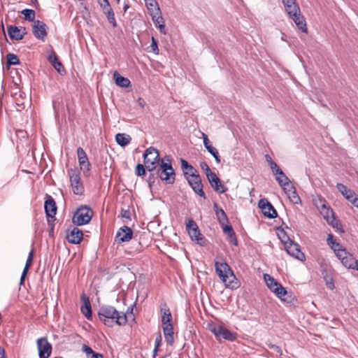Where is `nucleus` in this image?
<instances>
[{
	"label": "nucleus",
	"instance_id": "f257e3e1",
	"mask_svg": "<svg viewBox=\"0 0 358 358\" xmlns=\"http://www.w3.org/2000/svg\"><path fill=\"white\" fill-rule=\"evenodd\" d=\"M117 311L113 306L103 305L100 307L98 315L101 322L108 327H113L114 324L119 326L125 325L127 322V314Z\"/></svg>",
	"mask_w": 358,
	"mask_h": 358
},
{
	"label": "nucleus",
	"instance_id": "f03ea898",
	"mask_svg": "<svg viewBox=\"0 0 358 358\" xmlns=\"http://www.w3.org/2000/svg\"><path fill=\"white\" fill-rule=\"evenodd\" d=\"M166 162L162 159L159 167L157 169V176L166 184L171 185L175 182V171L171 165V161L169 158L166 159Z\"/></svg>",
	"mask_w": 358,
	"mask_h": 358
},
{
	"label": "nucleus",
	"instance_id": "7ed1b4c3",
	"mask_svg": "<svg viewBox=\"0 0 358 358\" xmlns=\"http://www.w3.org/2000/svg\"><path fill=\"white\" fill-rule=\"evenodd\" d=\"M215 271L222 281L227 287L231 286V283L236 279L231 268L226 262H216L215 264Z\"/></svg>",
	"mask_w": 358,
	"mask_h": 358
},
{
	"label": "nucleus",
	"instance_id": "20e7f679",
	"mask_svg": "<svg viewBox=\"0 0 358 358\" xmlns=\"http://www.w3.org/2000/svg\"><path fill=\"white\" fill-rule=\"evenodd\" d=\"M159 161V154L156 148L150 147L145 150L143 155V162L147 171L152 172L156 170Z\"/></svg>",
	"mask_w": 358,
	"mask_h": 358
},
{
	"label": "nucleus",
	"instance_id": "39448f33",
	"mask_svg": "<svg viewBox=\"0 0 358 358\" xmlns=\"http://www.w3.org/2000/svg\"><path fill=\"white\" fill-rule=\"evenodd\" d=\"M209 330L215 335L219 342H221L222 338L229 341H234L238 337L236 332L231 331L222 325H210Z\"/></svg>",
	"mask_w": 358,
	"mask_h": 358
},
{
	"label": "nucleus",
	"instance_id": "423d86ee",
	"mask_svg": "<svg viewBox=\"0 0 358 358\" xmlns=\"http://www.w3.org/2000/svg\"><path fill=\"white\" fill-rule=\"evenodd\" d=\"M92 215L93 211L90 207L80 206L74 213L72 220L77 225H83L90 222Z\"/></svg>",
	"mask_w": 358,
	"mask_h": 358
},
{
	"label": "nucleus",
	"instance_id": "0eeeda50",
	"mask_svg": "<svg viewBox=\"0 0 358 358\" xmlns=\"http://www.w3.org/2000/svg\"><path fill=\"white\" fill-rule=\"evenodd\" d=\"M69 174L73 193L76 195H82L84 192V187L79 173L76 170L70 169Z\"/></svg>",
	"mask_w": 358,
	"mask_h": 358
},
{
	"label": "nucleus",
	"instance_id": "6e6552de",
	"mask_svg": "<svg viewBox=\"0 0 358 358\" xmlns=\"http://www.w3.org/2000/svg\"><path fill=\"white\" fill-rule=\"evenodd\" d=\"M313 204L323 216L324 219H328L329 215H333V210L327 205V201L321 196H317L313 199Z\"/></svg>",
	"mask_w": 358,
	"mask_h": 358
},
{
	"label": "nucleus",
	"instance_id": "1a4fd4ad",
	"mask_svg": "<svg viewBox=\"0 0 358 358\" xmlns=\"http://www.w3.org/2000/svg\"><path fill=\"white\" fill-rule=\"evenodd\" d=\"M341 262L342 264L348 268L358 271V259H355L352 255L345 251H341L338 252L337 257Z\"/></svg>",
	"mask_w": 358,
	"mask_h": 358
},
{
	"label": "nucleus",
	"instance_id": "9d476101",
	"mask_svg": "<svg viewBox=\"0 0 358 358\" xmlns=\"http://www.w3.org/2000/svg\"><path fill=\"white\" fill-rule=\"evenodd\" d=\"M36 343L39 358H49L52 353V347L47 338H40L37 339Z\"/></svg>",
	"mask_w": 358,
	"mask_h": 358
},
{
	"label": "nucleus",
	"instance_id": "9b49d317",
	"mask_svg": "<svg viewBox=\"0 0 358 358\" xmlns=\"http://www.w3.org/2000/svg\"><path fill=\"white\" fill-rule=\"evenodd\" d=\"M258 206L266 217L275 218L278 216L277 211L266 199H261L259 201Z\"/></svg>",
	"mask_w": 358,
	"mask_h": 358
},
{
	"label": "nucleus",
	"instance_id": "f8f14e48",
	"mask_svg": "<svg viewBox=\"0 0 358 358\" xmlns=\"http://www.w3.org/2000/svg\"><path fill=\"white\" fill-rule=\"evenodd\" d=\"M187 180L196 194H198L199 196L203 199L206 198L205 192H203V189L201 179L199 174L187 179Z\"/></svg>",
	"mask_w": 358,
	"mask_h": 358
},
{
	"label": "nucleus",
	"instance_id": "ddd939ff",
	"mask_svg": "<svg viewBox=\"0 0 358 358\" xmlns=\"http://www.w3.org/2000/svg\"><path fill=\"white\" fill-rule=\"evenodd\" d=\"M285 250L289 255L301 261L305 259V255L301 251L300 247L297 243H294L292 241H289L288 243H285Z\"/></svg>",
	"mask_w": 358,
	"mask_h": 358
},
{
	"label": "nucleus",
	"instance_id": "4468645a",
	"mask_svg": "<svg viewBox=\"0 0 358 358\" xmlns=\"http://www.w3.org/2000/svg\"><path fill=\"white\" fill-rule=\"evenodd\" d=\"M77 155L80 169L85 174L88 173L90 171L91 164L86 152L81 147H79L77 149Z\"/></svg>",
	"mask_w": 358,
	"mask_h": 358
},
{
	"label": "nucleus",
	"instance_id": "2eb2a0df",
	"mask_svg": "<svg viewBox=\"0 0 358 358\" xmlns=\"http://www.w3.org/2000/svg\"><path fill=\"white\" fill-rule=\"evenodd\" d=\"M7 33L12 40L20 41L27 34L26 29L23 27L9 25L7 27Z\"/></svg>",
	"mask_w": 358,
	"mask_h": 358
},
{
	"label": "nucleus",
	"instance_id": "dca6fc26",
	"mask_svg": "<svg viewBox=\"0 0 358 358\" xmlns=\"http://www.w3.org/2000/svg\"><path fill=\"white\" fill-rule=\"evenodd\" d=\"M206 178L212 188L215 192L222 194L227 191V189L222 184L220 179L217 177L215 173H210V174H209Z\"/></svg>",
	"mask_w": 358,
	"mask_h": 358
},
{
	"label": "nucleus",
	"instance_id": "f3484780",
	"mask_svg": "<svg viewBox=\"0 0 358 358\" xmlns=\"http://www.w3.org/2000/svg\"><path fill=\"white\" fill-rule=\"evenodd\" d=\"M44 208L47 217L51 218L55 217L57 208L55 199L49 194L45 195Z\"/></svg>",
	"mask_w": 358,
	"mask_h": 358
},
{
	"label": "nucleus",
	"instance_id": "a211bd4d",
	"mask_svg": "<svg viewBox=\"0 0 358 358\" xmlns=\"http://www.w3.org/2000/svg\"><path fill=\"white\" fill-rule=\"evenodd\" d=\"M186 228L192 240H195L199 242L201 239V234L199 227L193 220H187L186 222Z\"/></svg>",
	"mask_w": 358,
	"mask_h": 358
},
{
	"label": "nucleus",
	"instance_id": "6ab92c4d",
	"mask_svg": "<svg viewBox=\"0 0 358 358\" xmlns=\"http://www.w3.org/2000/svg\"><path fill=\"white\" fill-rule=\"evenodd\" d=\"M83 231L76 227H73L72 229L67 230L66 238L68 241L73 244H78L83 239Z\"/></svg>",
	"mask_w": 358,
	"mask_h": 358
},
{
	"label": "nucleus",
	"instance_id": "aec40b11",
	"mask_svg": "<svg viewBox=\"0 0 358 358\" xmlns=\"http://www.w3.org/2000/svg\"><path fill=\"white\" fill-rule=\"evenodd\" d=\"M289 16L294 22L299 30L303 33H307L308 29L306 22L305 18L301 13L300 9L299 12H293L292 14H289Z\"/></svg>",
	"mask_w": 358,
	"mask_h": 358
},
{
	"label": "nucleus",
	"instance_id": "412c9836",
	"mask_svg": "<svg viewBox=\"0 0 358 358\" xmlns=\"http://www.w3.org/2000/svg\"><path fill=\"white\" fill-rule=\"evenodd\" d=\"M132 235L131 229L127 226H123L117 232L115 239L119 243L127 242L132 238Z\"/></svg>",
	"mask_w": 358,
	"mask_h": 358
},
{
	"label": "nucleus",
	"instance_id": "4be33fe9",
	"mask_svg": "<svg viewBox=\"0 0 358 358\" xmlns=\"http://www.w3.org/2000/svg\"><path fill=\"white\" fill-rule=\"evenodd\" d=\"M270 290L273 292L281 301L287 303H290L292 301V295L287 292L286 289L280 283Z\"/></svg>",
	"mask_w": 358,
	"mask_h": 358
},
{
	"label": "nucleus",
	"instance_id": "5701e85b",
	"mask_svg": "<svg viewBox=\"0 0 358 358\" xmlns=\"http://www.w3.org/2000/svg\"><path fill=\"white\" fill-rule=\"evenodd\" d=\"M46 27L47 26L44 22L40 20L34 21L33 26V34L34 36L38 39H43L47 35Z\"/></svg>",
	"mask_w": 358,
	"mask_h": 358
},
{
	"label": "nucleus",
	"instance_id": "b1692460",
	"mask_svg": "<svg viewBox=\"0 0 358 358\" xmlns=\"http://www.w3.org/2000/svg\"><path fill=\"white\" fill-rule=\"evenodd\" d=\"M282 189L292 203L296 204L301 201V199L299 196L295 187L292 183L288 184L287 186L282 187Z\"/></svg>",
	"mask_w": 358,
	"mask_h": 358
},
{
	"label": "nucleus",
	"instance_id": "393cba45",
	"mask_svg": "<svg viewBox=\"0 0 358 358\" xmlns=\"http://www.w3.org/2000/svg\"><path fill=\"white\" fill-rule=\"evenodd\" d=\"M213 208L217 217V219L220 225L223 226L225 223L229 222L228 217L224 212V210L220 208L217 203H213Z\"/></svg>",
	"mask_w": 358,
	"mask_h": 358
},
{
	"label": "nucleus",
	"instance_id": "a878e982",
	"mask_svg": "<svg viewBox=\"0 0 358 358\" xmlns=\"http://www.w3.org/2000/svg\"><path fill=\"white\" fill-rule=\"evenodd\" d=\"M336 187L348 201H351V199L357 194L354 190L348 188L346 185L342 183H337Z\"/></svg>",
	"mask_w": 358,
	"mask_h": 358
},
{
	"label": "nucleus",
	"instance_id": "bb28decb",
	"mask_svg": "<svg viewBox=\"0 0 358 358\" xmlns=\"http://www.w3.org/2000/svg\"><path fill=\"white\" fill-rule=\"evenodd\" d=\"M164 338L168 345H172L174 343L173 338V324H168L162 326Z\"/></svg>",
	"mask_w": 358,
	"mask_h": 358
},
{
	"label": "nucleus",
	"instance_id": "cd10ccee",
	"mask_svg": "<svg viewBox=\"0 0 358 358\" xmlns=\"http://www.w3.org/2000/svg\"><path fill=\"white\" fill-rule=\"evenodd\" d=\"M82 299L83 300L84 304L81 307V312L87 320H91L92 317V307H91V304H90L89 298L87 296L83 295L82 296Z\"/></svg>",
	"mask_w": 358,
	"mask_h": 358
},
{
	"label": "nucleus",
	"instance_id": "c85d7f7f",
	"mask_svg": "<svg viewBox=\"0 0 358 358\" xmlns=\"http://www.w3.org/2000/svg\"><path fill=\"white\" fill-rule=\"evenodd\" d=\"M160 313L162 314V324L164 325L172 324V315L170 309L166 307V304L164 303V307L161 308Z\"/></svg>",
	"mask_w": 358,
	"mask_h": 358
},
{
	"label": "nucleus",
	"instance_id": "c756f323",
	"mask_svg": "<svg viewBox=\"0 0 358 358\" xmlns=\"http://www.w3.org/2000/svg\"><path fill=\"white\" fill-rule=\"evenodd\" d=\"M152 17V19L153 22H155L156 27H157L162 34H165L166 30H165V24L164 19L162 16L161 12L158 13L157 14H152L150 15Z\"/></svg>",
	"mask_w": 358,
	"mask_h": 358
},
{
	"label": "nucleus",
	"instance_id": "7c9ffc66",
	"mask_svg": "<svg viewBox=\"0 0 358 358\" xmlns=\"http://www.w3.org/2000/svg\"><path fill=\"white\" fill-rule=\"evenodd\" d=\"M282 3L287 14H292L293 12H299L300 8L296 2V0H282Z\"/></svg>",
	"mask_w": 358,
	"mask_h": 358
},
{
	"label": "nucleus",
	"instance_id": "2f4dec72",
	"mask_svg": "<svg viewBox=\"0 0 358 358\" xmlns=\"http://www.w3.org/2000/svg\"><path fill=\"white\" fill-rule=\"evenodd\" d=\"M115 84L122 87H127L130 85V80L127 78L122 76L117 71L113 73Z\"/></svg>",
	"mask_w": 358,
	"mask_h": 358
},
{
	"label": "nucleus",
	"instance_id": "473e14b6",
	"mask_svg": "<svg viewBox=\"0 0 358 358\" xmlns=\"http://www.w3.org/2000/svg\"><path fill=\"white\" fill-rule=\"evenodd\" d=\"M115 140L119 145L124 147L131 142V138L128 134L119 133L116 134Z\"/></svg>",
	"mask_w": 358,
	"mask_h": 358
},
{
	"label": "nucleus",
	"instance_id": "72a5a7b5",
	"mask_svg": "<svg viewBox=\"0 0 358 358\" xmlns=\"http://www.w3.org/2000/svg\"><path fill=\"white\" fill-rule=\"evenodd\" d=\"M222 229H223V231L226 234H227V236H229V238L230 239V242L233 245H237V244H238L237 238H236L235 232H234L231 225H230V224L225 225V226L223 225Z\"/></svg>",
	"mask_w": 358,
	"mask_h": 358
},
{
	"label": "nucleus",
	"instance_id": "f704fd0d",
	"mask_svg": "<svg viewBox=\"0 0 358 358\" xmlns=\"http://www.w3.org/2000/svg\"><path fill=\"white\" fill-rule=\"evenodd\" d=\"M33 257H34V250H31L28 255V257L27 259V262H26L24 268L23 269L22 273V276L20 278V285L23 283L25 276L28 272V270L32 264Z\"/></svg>",
	"mask_w": 358,
	"mask_h": 358
},
{
	"label": "nucleus",
	"instance_id": "c9c22d12",
	"mask_svg": "<svg viewBox=\"0 0 358 358\" xmlns=\"http://www.w3.org/2000/svg\"><path fill=\"white\" fill-rule=\"evenodd\" d=\"M82 350L85 353L87 358H104L102 354L94 352L90 346L85 344L82 345Z\"/></svg>",
	"mask_w": 358,
	"mask_h": 358
},
{
	"label": "nucleus",
	"instance_id": "e433bc0d",
	"mask_svg": "<svg viewBox=\"0 0 358 358\" xmlns=\"http://www.w3.org/2000/svg\"><path fill=\"white\" fill-rule=\"evenodd\" d=\"M331 226L334 228L336 229V230L341 233H343L344 230L343 229L342 224L339 222L338 220L336 219L334 216V213H333V215H329L328 219H324Z\"/></svg>",
	"mask_w": 358,
	"mask_h": 358
},
{
	"label": "nucleus",
	"instance_id": "4c0bfd02",
	"mask_svg": "<svg viewBox=\"0 0 358 358\" xmlns=\"http://www.w3.org/2000/svg\"><path fill=\"white\" fill-rule=\"evenodd\" d=\"M145 6L148 10L150 15L157 14L161 12L159 5L156 0H154V2L151 1H146Z\"/></svg>",
	"mask_w": 358,
	"mask_h": 358
},
{
	"label": "nucleus",
	"instance_id": "58836bf2",
	"mask_svg": "<svg viewBox=\"0 0 358 358\" xmlns=\"http://www.w3.org/2000/svg\"><path fill=\"white\" fill-rule=\"evenodd\" d=\"M275 180L282 188L291 183L290 180L282 171L278 175L275 176Z\"/></svg>",
	"mask_w": 358,
	"mask_h": 358
},
{
	"label": "nucleus",
	"instance_id": "ea45409f",
	"mask_svg": "<svg viewBox=\"0 0 358 358\" xmlns=\"http://www.w3.org/2000/svg\"><path fill=\"white\" fill-rule=\"evenodd\" d=\"M264 280L266 282L267 287L270 289H272L273 287H276L277 285L279 284L278 282H277L272 276H271L268 274H264Z\"/></svg>",
	"mask_w": 358,
	"mask_h": 358
},
{
	"label": "nucleus",
	"instance_id": "a19ab883",
	"mask_svg": "<svg viewBox=\"0 0 358 358\" xmlns=\"http://www.w3.org/2000/svg\"><path fill=\"white\" fill-rule=\"evenodd\" d=\"M21 13L24 15V19L26 20L29 22H34L35 11L34 10L26 8L22 10Z\"/></svg>",
	"mask_w": 358,
	"mask_h": 358
},
{
	"label": "nucleus",
	"instance_id": "79ce46f5",
	"mask_svg": "<svg viewBox=\"0 0 358 358\" xmlns=\"http://www.w3.org/2000/svg\"><path fill=\"white\" fill-rule=\"evenodd\" d=\"M8 66L17 65L20 64V59L17 56L13 53H8L6 55Z\"/></svg>",
	"mask_w": 358,
	"mask_h": 358
},
{
	"label": "nucleus",
	"instance_id": "37998d69",
	"mask_svg": "<svg viewBox=\"0 0 358 358\" xmlns=\"http://www.w3.org/2000/svg\"><path fill=\"white\" fill-rule=\"evenodd\" d=\"M206 150L210 155H212L213 156L216 163L220 164L221 162V159H220V156L217 149L213 147L212 145H210V146H208V148H206Z\"/></svg>",
	"mask_w": 358,
	"mask_h": 358
},
{
	"label": "nucleus",
	"instance_id": "c03bdc74",
	"mask_svg": "<svg viewBox=\"0 0 358 358\" xmlns=\"http://www.w3.org/2000/svg\"><path fill=\"white\" fill-rule=\"evenodd\" d=\"M189 168H192V169H185V171H183V174L186 179H188L189 178H192L194 176L198 175V171L192 165L189 166Z\"/></svg>",
	"mask_w": 358,
	"mask_h": 358
},
{
	"label": "nucleus",
	"instance_id": "a18cd8bd",
	"mask_svg": "<svg viewBox=\"0 0 358 358\" xmlns=\"http://www.w3.org/2000/svg\"><path fill=\"white\" fill-rule=\"evenodd\" d=\"M106 17H107V19L108 20V22L113 24V27H117V22H116V20H115V14H114V12L113 10H108L106 12Z\"/></svg>",
	"mask_w": 358,
	"mask_h": 358
},
{
	"label": "nucleus",
	"instance_id": "49530a36",
	"mask_svg": "<svg viewBox=\"0 0 358 358\" xmlns=\"http://www.w3.org/2000/svg\"><path fill=\"white\" fill-rule=\"evenodd\" d=\"M278 236L279 238L281 240V241L284 243L285 245V243H288L289 242V241H291L290 238H289V236L286 234V233L285 232V231L283 229H280L279 231Z\"/></svg>",
	"mask_w": 358,
	"mask_h": 358
},
{
	"label": "nucleus",
	"instance_id": "de8ad7c7",
	"mask_svg": "<svg viewBox=\"0 0 358 358\" xmlns=\"http://www.w3.org/2000/svg\"><path fill=\"white\" fill-rule=\"evenodd\" d=\"M331 249L334 250L336 257H338L339 252L346 250L345 248H343L342 247V245L339 243H338L336 241L333 243V244L331 245Z\"/></svg>",
	"mask_w": 358,
	"mask_h": 358
},
{
	"label": "nucleus",
	"instance_id": "09e8293b",
	"mask_svg": "<svg viewBox=\"0 0 358 358\" xmlns=\"http://www.w3.org/2000/svg\"><path fill=\"white\" fill-rule=\"evenodd\" d=\"M145 167L141 164H138L136 166L135 173L138 176H144L145 173Z\"/></svg>",
	"mask_w": 358,
	"mask_h": 358
},
{
	"label": "nucleus",
	"instance_id": "8fccbe9b",
	"mask_svg": "<svg viewBox=\"0 0 358 358\" xmlns=\"http://www.w3.org/2000/svg\"><path fill=\"white\" fill-rule=\"evenodd\" d=\"M200 167L205 172L206 177L213 172L206 162H201Z\"/></svg>",
	"mask_w": 358,
	"mask_h": 358
},
{
	"label": "nucleus",
	"instance_id": "3c124183",
	"mask_svg": "<svg viewBox=\"0 0 358 358\" xmlns=\"http://www.w3.org/2000/svg\"><path fill=\"white\" fill-rule=\"evenodd\" d=\"M270 168L272 170L273 174L275 176L278 175L282 171V170L275 162L270 163Z\"/></svg>",
	"mask_w": 358,
	"mask_h": 358
},
{
	"label": "nucleus",
	"instance_id": "603ef678",
	"mask_svg": "<svg viewBox=\"0 0 358 358\" xmlns=\"http://www.w3.org/2000/svg\"><path fill=\"white\" fill-rule=\"evenodd\" d=\"M48 61L50 62V63H51L52 65H54L55 62H57L59 61L58 57L55 52L52 51L51 53L49 55Z\"/></svg>",
	"mask_w": 358,
	"mask_h": 358
},
{
	"label": "nucleus",
	"instance_id": "864d4df0",
	"mask_svg": "<svg viewBox=\"0 0 358 358\" xmlns=\"http://www.w3.org/2000/svg\"><path fill=\"white\" fill-rule=\"evenodd\" d=\"M150 48L154 53L158 54L159 49H158L157 41L154 37L152 38V43H151Z\"/></svg>",
	"mask_w": 358,
	"mask_h": 358
},
{
	"label": "nucleus",
	"instance_id": "5fc2aeb1",
	"mask_svg": "<svg viewBox=\"0 0 358 358\" xmlns=\"http://www.w3.org/2000/svg\"><path fill=\"white\" fill-rule=\"evenodd\" d=\"M52 66L60 74H62L63 73L65 72L63 65L62 64V63L59 61H58L57 62H55V64H54V65H52Z\"/></svg>",
	"mask_w": 358,
	"mask_h": 358
},
{
	"label": "nucleus",
	"instance_id": "6e6d98bb",
	"mask_svg": "<svg viewBox=\"0 0 358 358\" xmlns=\"http://www.w3.org/2000/svg\"><path fill=\"white\" fill-rule=\"evenodd\" d=\"M105 1H106V4L102 3L101 1H99V4H100L101 7L103 8L104 13L106 14V12L108 10L110 11L113 10V8L110 7L108 0H106Z\"/></svg>",
	"mask_w": 358,
	"mask_h": 358
},
{
	"label": "nucleus",
	"instance_id": "4d7b16f0",
	"mask_svg": "<svg viewBox=\"0 0 358 358\" xmlns=\"http://www.w3.org/2000/svg\"><path fill=\"white\" fill-rule=\"evenodd\" d=\"M162 334L161 332L159 331L155 338V348H159L160 347V345H162Z\"/></svg>",
	"mask_w": 358,
	"mask_h": 358
},
{
	"label": "nucleus",
	"instance_id": "13d9d810",
	"mask_svg": "<svg viewBox=\"0 0 358 358\" xmlns=\"http://www.w3.org/2000/svg\"><path fill=\"white\" fill-rule=\"evenodd\" d=\"M155 180V176L154 173H150L147 179L149 187L151 188Z\"/></svg>",
	"mask_w": 358,
	"mask_h": 358
},
{
	"label": "nucleus",
	"instance_id": "bf43d9fd",
	"mask_svg": "<svg viewBox=\"0 0 358 358\" xmlns=\"http://www.w3.org/2000/svg\"><path fill=\"white\" fill-rule=\"evenodd\" d=\"M180 163H181V168L182 169V171H185V169H189V166H191L190 164H189V163L184 159H180ZM192 168H190L191 169Z\"/></svg>",
	"mask_w": 358,
	"mask_h": 358
},
{
	"label": "nucleus",
	"instance_id": "052dcab7",
	"mask_svg": "<svg viewBox=\"0 0 358 358\" xmlns=\"http://www.w3.org/2000/svg\"><path fill=\"white\" fill-rule=\"evenodd\" d=\"M121 216L122 217H124V218H127V219H129L130 217H131L130 210H126V209H122L121 210Z\"/></svg>",
	"mask_w": 358,
	"mask_h": 358
},
{
	"label": "nucleus",
	"instance_id": "680f3d73",
	"mask_svg": "<svg viewBox=\"0 0 358 358\" xmlns=\"http://www.w3.org/2000/svg\"><path fill=\"white\" fill-rule=\"evenodd\" d=\"M268 347H269L271 349H272V350H273L274 351H275V352H276L277 353H278L280 355H282V350H281V348H280L279 346H278V345H274V344H268Z\"/></svg>",
	"mask_w": 358,
	"mask_h": 358
},
{
	"label": "nucleus",
	"instance_id": "e2e57ef3",
	"mask_svg": "<svg viewBox=\"0 0 358 358\" xmlns=\"http://www.w3.org/2000/svg\"><path fill=\"white\" fill-rule=\"evenodd\" d=\"M202 137H203V145L206 148H208V146H210L211 145L210 144V141L208 138V136L204 134V133H202Z\"/></svg>",
	"mask_w": 358,
	"mask_h": 358
},
{
	"label": "nucleus",
	"instance_id": "0e129e2a",
	"mask_svg": "<svg viewBox=\"0 0 358 358\" xmlns=\"http://www.w3.org/2000/svg\"><path fill=\"white\" fill-rule=\"evenodd\" d=\"M349 202L358 208V196L357 194Z\"/></svg>",
	"mask_w": 358,
	"mask_h": 358
},
{
	"label": "nucleus",
	"instance_id": "69168bd1",
	"mask_svg": "<svg viewBox=\"0 0 358 358\" xmlns=\"http://www.w3.org/2000/svg\"><path fill=\"white\" fill-rule=\"evenodd\" d=\"M327 243L328 244L331 246L333 243H334L335 241H336L334 238V236L331 234H329L328 235V237H327Z\"/></svg>",
	"mask_w": 358,
	"mask_h": 358
},
{
	"label": "nucleus",
	"instance_id": "338daca9",
	"mask_svg": "<svg viewBox=\"0 0 358 358\" xmlns=\"http://www.w3.org/2000/svg\"><path fill=\"white\" fill-rule=\"evenodd\" d=\"M0 358H6V352L3 348L0 346Z\"/></svg>",
	"mask_w": 358,
	"mask_h": 358
},
{
	"label": "nucleus",
	"instance_id": "774afa93",
	"mask_svg": "<svg viewBox=\"0 0 358 358\" xmlns=\"http://www.w3.org/2000/svg\"><path fill=\"white\" fill-rule=\"evenodd\" d=\"M138 105L141 107V108H143L144 106H145V101L144 100L142 99V98H138Z\"/></svg>",
	"mask_w": 358,
	"mask_h": 358
}]
</instances>
